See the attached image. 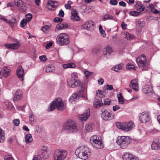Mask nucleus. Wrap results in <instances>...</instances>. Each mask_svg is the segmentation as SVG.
I'll return each instance as SVG.
<instances>
[{
  "instance_id": "nucleus-27",
  "label": "nucleus",
  "mask_w": 160,
  "mask_h": 160,
  "mask_svg": "<svg viewBox=\"0 0 160 160\" xmlns=\"http://www.w3.org/2000/svg\"><path fill=\"white\" fill-rule=\"evenodd\" d=\"M103 21H106L107 20H111L115 21L114 18L111 15L106 13L102 17Z\"/></svg>"
},
{
  "instance_id": "nucleus-46",
  "label": "nucleus",
  "mask_w": 160,
  "mask_h": 160,
  "mask_svg": "<svg viewBox=\"0 0 160 160\" xmlns=\"http://www.w3.org/2000/svg\"><path fill=\"white\" fill-rule=\"evenodd\" d=\"M26 17L25 19L28 20V21L29 22L32 18V15L31 13H29L26 15Z\"/></svg>"
},
{
  "instance_id": "nucleus-56",
  "label": "nucleus",
  "mask_w": 160,
  "mask_h": 160,
  "mask_svg": "<svg viewBox=\"0 0 160 160\" xmlns=\"http://www.w3.org/2000/svg\"><path fill=\"white\" fill-rule=\"evenodd\" d=\"M84 74L87 78L90 77L92 74V72H90L88 71H86L84 72Z\"/></svg>"
},
{
  "instance_id": "nucleus-61",
  "label": "nucleus",
  "mask_w": 160,
  "mask_h": 160,
  "mask_svg": "<svg viewBox=\"0 0 160 160\" xmlns=\"http://www.w3.org/2000/svg\"><path fill=\"white\" fill-rule=\"evenodd\" d=\"M35 118V117L34 115L31 114V115L29 116L30 121L31 122H33Z\"/></svg>"
},
{
  "instance_id": "nucleus-6",
  "label": "nucleus",
  "mask_w": 160,
  "mask_h": 160,
  "mask_svg": "<svg viewBox=\"0 0 160 160\" xmlns=\"http://www.w3.org/2000/svg\"><path fill=\"white\" fill-rule=\"evenodd\" d=\"M57 41L60 46L67 45L70 42L69 36L65 33L59 34L57 38Z\"/></svg>"
},
{
  "instance_id": "nucleus-31",
  "label": "nucleus",
  "mask_w": 160,
  "mask_h": 160,
  "mask_svg": "<svg viewBox=\"0 0 160 160\" xmlns=\"http://www.w3.org/2000/svg\"><path fill=\"white\" fill-rule=\"evenodd\" d=\"M47 149L42 150L41 151V154L39 155L40 158H43L44 159H46L48 158L47 155Z\"/></svg>"
},
{
  "instance_id": "nucleus-42",
  "label": "nucleus",
  "mask_w": 160,
  "mask_h": 160,
  "mask_svg": "<svg viewBox=\"0 0 160 160\" xmlns=\"http://www.w3.org/2000/svg\"><path fill=\"white\" fill-rule=\"evenodd\" d=\"M118 97L119 102L122 104H123L124 102V101L122 94L120 93V94H118Z\"/></svg>"
},
{
  "instance_id": "nucleus-19",
  "label": "nucleus",
  "mask_w": 160,
  "mask_h": 160,
  "mask_svg": "<svg viewBox=\"0 0 160 160\" xmlns=\"http://www.w3.org/2000/svg\"><path fill=\"white\" fill-rule=\"evenodd\" d=\"M93 23L92 21H89L86 22L83 26L85 29L91 30L93 29Z\"/></svg>"
},
{
  "instance_id": "nucleus-15",
  "label": "nucleus",
  "mask_w": 160,
  "mask_h": 160,
  "mask_svg": "<svg viewBox=\"0 0 160 160\" xmlns=\"http://www.w3.org/2000/svg\"><path fill=\"white\" fill-rule=\"evenodd\" d=\"M134 126L132 121H131L128 122H126L123 124V130L126 132L130 131Z\"/></svg>"
},
{
  "instance_id": "nucleus-57",
  "label": "nucleus",
  "mask_w": 160,
  "mask_h": 160,
  "mask_svg": "<svg viewBox=\"0 0 160 160\" xmlns=\"http://www.w3.org/2000/svg\"><path fill=\"white\" fill-rule=\"evenodd\" d=\"M39 58L41 61L42 62L45 61L47 60V59L46 56L44 55L40 56Z\"/></svg>"
},
{
  "instance_id": "nucleus-12",
  "label": "nucleus",
  "mask_w": 160,
  "mask_h": 160,
  "mask_svg": "<svg viewBox=\"0 0 160 160\" xmlns=\"http://www.w3.org/2000/svg\"><path fill=\"white\" fill-rule=\"evenodd\" d=\"M14 2L16 5L20 9L25 11L27 9L25 3H24L22 0H14Z\"/></svg>"
},
{
  "instance_id": "nucleus-23",
  "label": "nucleus",
  "mask_w": 160,
  "mask_h": 160,
  "mask_svg": "<svg viewBox=\"0 0 160 160\" xmlns=\"http://www.w3.org/2000/svg\"><path fill=\"white\" fill-rule=\"evenodd\" d=\"M22 92L21 90H18L16 92L13 98L14 101L20 99L22 97Z\"/></svg>"
},
{
  "instance_id": "nucleus-29",
  "label": "nucleus",
  "mask_w": 160,
  "mask_h": 160,
  "mask_svg": "<svg viewBox=\"0 0 160 160\" xmlns=\"http://www.w3.org/2000/svg\"><path fill=\"white\" fill-rule=\"evenodd\" d=\"M103 104V103L102 101H100L97 99L95 100L93 102L94 106L96 108H99Z\"/></svg>"
},
{
  "instance_id": "nucleus-25",
  "label": "nucleus",
  "mask_w": 160,
  "mask_h": 160,
  "mask_svg": "<svg viewBox=\"0 0 160 160\" xmlns=\"http://www.w3.org/2000/svg\"><path fill=\"white\" fill-rule=\"evenodd\" d=\"M55 70V67L52 65L49 64L46 68V72H47L53 73Z\"/></svg>"
},
{
  "instance_id": "nucleus-33",
  "label": "nucleus",
  "mask_w": 160,
  "mask_h": 160,
  "mask_svg": "<svg viewBox=\"0 0 160 160\" xmlns=\"http://www.w3.org/2000/svg\"><path fill=\"white\" fill-rule=\"evenodd\" d=\"M63 68H73L75 67L76 65L74 63L71 62L63 65Z\"/></svg>"
},
{
  "instance_id": "nucleus-36",
  "label": "nucleus",
  "mask_w": 160,
  "mask_h": 160,
  "mask_svg": "<svg viewBox=\"0 0 160 160\" xmlns=\"http://www.w3.org/2000/svg\"><path fill=\"white\" fill-rule=\"evenodd\" d=\"M5 139L3 131L0 128V142H3Z\"/></svg>"
},
{
  "instance_id": "nucleus-43",
  "label": "nucleus",
  "mask_w": 160,
  "mask_h": 160,
  "mask_svg": "<svg viewBox=\"0 0 160 160\" xmlns=\"http://www.w3.org/2000/svg\"><path fill=\"white\" fill-rule=\"evenodd\" d=\"M29 22L28 20L24 19H22L21 22V27L22 28L24 27Z\"/></svg>"
},
{
  "instance_id": "nucleus-4",
  "label": "nucleus",
  "mask_w": 160,
  "mask_h": 160,
  "mask_svg": "<svg viewBox=\"0 0 160 160\" xmlns=\"http://www.w3.org/2000/svg\"><path fill=\"white\" fill-rule=\"evenodd\" d=\"M137 63L139 68H141L143 71L147 70L149 65L147 62L146 57L144 54H142L141 56L137 58Z\"/></svg>"
},
{
  "instance_id": "nucleus-21",
  "label": "nucleus",
  "mask_w": 160,
  "mask_h": 160,
  "mask_svg": "<svg viewBox=\"0 0 160 160\" xmlns=\"http://www.w3.org/2000/svg\"><path fill=\"white\" fill-rule=\"evenodd\" d=\"M11 69L9 67H4L3 69L2 74L5 77H7L10 75Z\"/></svg>"
},
{
  "instance_id": "nucleus-30",
  "label": "nucleus",
  "mask_w": 160,
  "mask_h": 160,
  "mask_svg": "<svg viewBox=\"0 0 160 160\" xmlns=\"http://www.w3.org/2000/svg\"><path fill=\"white\" fill-rule=\"evenodd\" d=\"M113 49L112 48L109 46L108 45L105 48V53H104V54L106 55L107 54H110V53L113 52Z\"/></svg>"
},
{
  "instance_id": "nucleus-48",
  "label": "nucleus",
  "mask_w": 160,
  "mask_h": 160,
  "mask_svg": "<svg viewBox=\"0 0 160 160\" xmlns=\"http://www.w3.org/2000/svg\"><path fill=\"white\" fill-rule=\"evenodd\" d=\"M125 35L126 38L128 40L132 39L133 37V36H132L130 33L128 32H126Z\"/></svg>"
},
{
  "instance_id": "nucleus-18",
  "label": "nucleus",
  "mask_w": 160,
  "mask_h": 160,
  "mask_svg": "<svg viewBox=\"0 0 160 160\" xmlns=\"http://www.w3.org/2000/svg\"><path fill=\"white\" fill-rule=\"evenodd\" d=\"M151 147L152 149H160V139H157L155 140L152 144Z\"/></svg>"
},
{
  "instance_id": "nucleus-28",
  "label": "nucleus",
  "mask_w": 160,
  "mask_h": 160,
  "mask_svg": "<svg viewBox=\"0 0 160 160\" xmlns=\"http://www.w3.org/2000/svg\"><path fill=\"white\" fill-rule=\"evenodd\" d=\"M93 124L92 122L88 123L85 126V129L88 132H91L93 128Z\"/></svg>"
},
{
  "instance_id": "nucleus-51",
  "label": "nucleus",
  "mask_w": 160,
  "mask_h": 160,
  "mask_svg": "<svg viewBox=\"0 0 160 160\" xmlns=\"http://www.w3.org/2000/svg\"><path fill=\"white\" fill-rule=\"evenodd\" d=\"M13 123L15 126H17L20 124V121L19 119H15L13 121Z\"/></svg>"
},
{
  "instance_id": "nucleus-47",
  "label": "nucleus",
  "mask_w": 160,
  "mask_h": 160,
  "mask_svg": "<svg viewBox=\"0 0 160 160\" xmlns=\"http://www.w3.org/2000/svg\"><path fill=\"white\" fill-rule=\"evenodd\" d=\"M126 68L128 70L135 69L134 66L131 65L129 63H128L127 64L126 66Z\"/></svg>"
},
{
  "instance_id": "nucleus-54",
  "label": "nucleus",
  "mask_w": 160,
  "mask_h": 160,
  "mask_svg": "<svg viewBox=\"0 0 160 160\" xmlns=\"http://www.w3.org/2000/svg\"><path fill=\"white\" fill-rule=\"evenodd\" d=\"M63 21L62 18L59 17H56L54 19V21L56 22H61Z\"/></svg>"
},
{
  "instance_id": "nucleus-22",
  "label": "nucleus",
  "mask_w": 160,
  "mask_h": 160,
  "mask_svg": "<svg viewBox=\"0 0 160 160\" xmlns=\"http://www.w3.org/2000/svg\"><path fill=\"white\" fill-rule=\"evenodd\" d=\"M68 28V25L65 22L60 23L57 25L56 29L58 30L64 29Z\"/></svg>"
},
{
  "instance_id": "nucleus-59",
  "label": "nucleus",
  "mask_w": 160,
  "mask_h": 160,
  "mask_svg": "<svg viewBox=\"0 0 160 160\" xmlns=\"http://www.w3.org/2000/svg\"><path fill=\"white\" fill-rule=\"evenodd\" d=\"M52 42H50L46 44L45 48L46 49H49L51 46H52Z\"/></svg>"
},
{
  "instance_id": "nucleus-37",
  "label": "nucleus",
  "mask_w": 160,
  "mask_h": 160,
  "mask_svg": "<svg viewBox=\"0 0 160 160\" xmlns=\"http://www.w3.org/2000/svg\"><path fill=\"white\" fill-rule=\"evenodd\" d=\"M122 69V66L121 65L119 64L116 66L112 68V70L116 72H119Z\"/></svg>"
},
{
  "instance_id": "nucleus-60",
  "label": "nucleus",
  "mask_w": 160,
  "mask_h": 160,
  "mask_svg": "<svg viewBox=\"0 0 160 160\" xmlns=\"http://www.w3.org/2000/svg\"><path fill=\"white\" fill-rule=\"evenodd\" d=\"M151 11L154 13L157 14H159L160 13L159 11L155 9L154 8H152L151 10Z\"/></svg>"
},
{
  "instance_id": "nucleus-38",
  "label": "nucleus",
  "mask_w": 160,
  "mask_h": 160,
  "mask_svg": "<svg viewBox=\"0 0 160 160\" xmlns=\"http://www.w3.org/2000/svg\"><path fill=\"white\" fill-rule=\"evenodd\" d=\"M32 136L30 134H28L26 136L25 140L27 142L30 143L32 141Z\"/></svg>"
},
{
  "instance_id": "nucleus-58",
  "label": "nucleus",
  "mask_w": 160,
  "mask_h": 160,
  "mask_svg": "<svg viewBox=\"0 0 160 160\" xmlns=\"http://www.w3.org/2000/svg\"><path fill=\"white\" fill-rule=\"evenodd\" d=\"M64 13L63 11L61 9L59 11V13L58 14V15L59 17L62 18L64 17Z\"/></svg>"
},
{
  "instance_id": "nucleus-55",
  "label": "nucleus",
  "mask_w": 160,
  "mask_h": 160,
  "mask_svg": "<svg viewBox=\"0 0 160 160\" xmlns=\"http://www.w3.org/2000/svg\"><path fill=\"white\" fill-rule=\"evenodd\" d=\"M118 1L117 0H110V3L111 5H116L118 3Z\"/></svg>"
},
{
  "instance_id": "nucleus-10",
  "label": "nucleus",
  "mask_w": 160,
  "mask_h": 160,
  "mask_svg": "<svg viewBox=\"0 0 160 160\" xmlns=\"http://www.w3.org/2000/svg\"><path fill=\"white\" fill-rule=\"evenodd\" d=\"M101 111L102 112L101 117L104 120H111L114 118V113L112 111L109 112L107 110L103 109L101 110Z\"/></svg>"
},
{
  "instance_id": "nucleus-5",
  "label": "nucleus",
  "mask_w": 160,
  "mask_h": 160,
  "mask_svg": "<svg viewBox=\"0 0 160 160\" xmlns=\"http://www.w3.org/2000/svg\"><path fill=\"white\" fill-rule=\"evenodd\" d=\"M77 74L74 72L71 74V77L67 79L68 86L71 88H74L80 85V82L78 79Z\"/></svg>"
},
{
  "instance_id": "nucleus-45",
  "label": "nucleus",
  "mask_w": 160,
  "mask_h": 160,
  "mask_svg": "<svg viewBox=\"0 0 160 160\" xmlns=\"http://www.w3.org/2000/svg\"><path fill=\"white\" fill-rule=\"evenodd\" d=\"M113 89V88L112 85L108 84L105 86L103 89L105 91H106V90H112Z\"/></svg>"
},
{
  "instance_id": "nucleus-62",
  "label": "nucleus",
  "mask_w": 160,
  "mask_h": 160,
  "mask_svg": "<svg viewBox=\"0 0 160 160\" xmlns=\"http://www.w3.org/2000/svg\"><path fill=\"white\" fill-rule=\"evenodd\" d=\"M119 4L120 6L123 7H125L126 6V3L123 1L120 2H119Z\"/></svg>"
},
{
  "instance_id": "nucleus-11",
  "label": "nucleus",
  "mask_w": 160,
  "mask_h": 160,
  "mask_svg": "<svg viewBox=\"0 0 160 160\" xmlns=\"http://www.w3.org/2000/svg\"><path fill=\"white\" fill-rule=\"evenodd\" d=\"M139 118L142 122L145 123L149 120V114L148 112H143L140 115Z\"/></svg>"
},
{
  "instance_id": "nucleus-32",
  "label": "nucleus",
  "mask_w": 160,
  "mask_h": 160,
  "mask_svg": "<svg viewBox=\"0 0 160 160\" xmlns=\"http://www.w3.org/2000/svg\"><path fill=\"white\" fill-rule=\"evenodd\" d=\"M81 96H82L80 92L73 94L70 98V100L75 101L76 100L78 99Z\"/></svg>"
},
{
  "instance_id": "nucleus-40",
  "label": "nucleus",
  "mask_w": 160,
  "mask_h": 160,
  "mask_svg": "<svg viewBox=\"0 0 160 160\" xmlns=\"http://www.w3.org/2000/svg\"><path fill=\"white\" fill-rule=\"evenodd\" d=\"M140 13V12L134 11H130L128 12L129 15L135 17L138 16Z\"/></svg>"
},
{
  "instance_id": "nucleus-63",
  "label": "nucleus",
  "mask_w": 160,
  "mask_h": 160,
  "mask_svg": "<svg viewBox=\"0 0 160 160\" xmlns=\"http://www.w3.org/2000/svg\"><path fill=\"white\" fill-rule=\"evenodd\" d=\"M130 160H139V158L135 156L134 155H132Z\"/></svg>"
},
{
  "instance_id": "nucleus-8",
  "label": "nucleus",
  "mask_w": 160,
  "mask_h": 160,
  "mask_svg": "<svg viewBox=\"0 0 160 160\" xmlns=\"http://www.w3.org/2000/svg\"><path fill=\"white\" fill-rule=\"evenodd\" d=\"M90 142L97 148L100 149L103 148V143L101 139L97 135H93L91 137Z\"/></svg>"
},
{
  "instance_id": "nucleus-49",
  "label": "nucleus",
  "mask_w": 160,
  "mask_h": 160,
  "mask_svg": "<svg viewBox=\"0 0 160 160\" xmlns=\"http://www.w3.org/2000/svg\"><path fill=\"white\" fill-rule=\"evenodd\" d=\"M4 160H15L11 155H6L4 157Z\"/></svg>"
},
{
  "instance_id": "nucleus-14",
  "label": "nucleus",
  "mask_w": 160,
  "mask_h": 160,
  "mask_svg": "<svg viewBox=\"0 0 160 160\" xmlns=\"http://www.w3.org/2000/svg\"><path fill=\"white\" fill-rule=\"evenodd\" d=\"M24 69L21 66H19L17 70V74L18 78L21 81H23L24 78Z\"/></svg>"
},
{
  "instance_id": "nucleus-35",
  "label": "nucleus",
  "mask_w": 160,
  "mask_h": 160,
  "mask_svg": "<svg viewBox=\"0 0 160 160\" xmlns=\"http://www.w3.org/2000/svg\"><path fill=\"white\" fill-rule=\"evenodd\" d=\"M105 91L102 90H98L97 91V96L102 98L105 97V95L104 93Z\"/></svg>"
},
{
  "instance_id": "nucleus-50",
  "label": "nucleus",
  "mask_w": 160,
  "mask_h": 160,
  "mask_svg": "<svg viewBox=\"0 0 160 160\" xmlns=\"http://www.w3.org/2000/svg\"><path fill=\"white\" fill-rule=\"evenodd\" d=\"M111 103V101L109 99H106L104 100V104L105 105H110Z\"/></svg>"
},
{
  "instance_id": "nucleus-3",
  "label": "nucleus",
  "mask_w": 160,
  "mask_h": 160,
  "mask_svg": "<svg viewBox=\"0 0 160 160\" xmlns=\"http://www.w3.org/2000/svg\"><path fill=\"white\" fill-rule=\"evenodd\" d=\"M55 108H57L59 111L65 109V107L61 98H58L52 102L50 104L48 111H53Z\"/></svg>"
},
{
  "instance_id": "nucleus-52",
  "label": "nucleus",
  "mask_w": 160,
  "mask_h": 160,
  "mask_svg": "<svg viewBox=\"0 0 160 160\" xmlns=\"http://www.w3.org/2000/svg\"><path fill=\"white\" fill-rule=\"evenodd\" d=\"M6 22L8 23L12 28L14 26V24L16 23L15 19H14V21L12 22L7 20Z\"/></svg>"
},
{
  "instance_id": "nucleus-9",
  "label": "nucleus",
  "mask_w": 160,
  "mask_h": 160,
  "mask_svg": "<svg viewBox=\"0 0 160 160\" xmlns=\"http://www.w3.org/2000/svg\"><path fill=\"white\" fill-rule=\"evenodd\" d=\"M67 154L65 150H56L53 155L54 159L55 160H64L66 158Z\"/></svg>"
},
{
  "instance_id": "nucleus-34",
  "label": "nucleus",
  "mask_w": 160,
  "mask_h": 160,
  "mask_svg": "<svg viewBox=\"0 0 160 160\" xmlns=\"http://www.w3.org/2000/svg\"><path fill=\"white\" fill-rule=\"evenodd\" d=\"M135 8L137 11L140 12L144 11L145 9V7L142 4L140 5L136 4L135 5Z\"/></svg>"
},
{
  "instance_id": "nucleus-7",
  "label": "nucleus",
  "mask_w": 160,
  "mask_h": 160,
  "mask_svg": "<svg viewBox=\"0 0 160 160\" xmlns=\"http://www.w3.org/2000/svg\"><path fill=\"white\" fill-rule=\"evenodd\" d=\"M130 140L128 137L122 136L119 137L116 142L122 149L125 148L129 144Z\"/></svg>"
},
{
  "instance_id": "nucleus-2",
  "label": "nucleus",
  "mask_w": 160,
  "mask_h": 160,
  "mask_svg": "<svg viewBox=\"0 0 160 160\" xmlns=\"http://www.w3.org/2000/svg\"><path fill=\"white\" fill-rule=\"evenodd\" d=\"M64 130L69 133L76 132L78 131L76 123L71 120H68L63 125Z\"/></svg>"
},
{
  "instance_id": "nucleus-1",
  "label": "nucleus",
  "mask_w": 160,
  "mask_h": 160,
  "mask_svg": "<svg viewBox=\"0 0 160 160\" xmlns=\"http://www.w3.org/2000/svg\"><path fill=\"white\" fill-rule=\"evenodd\" d=\"M89 149L87 147L81 146L77 148L75 151L76 155L79 158L86 160L88 159L90 153Z\"/></svg>"
},
{
  "instance_id": "nucleus-26",
  "label": "nucleus",
  "mask_w": 160,
  "mask_h": 160,
  "mask_svg": "<svg viewBox=\"0 0 160 160\" xmlns=\"http://www.w3.org/2000/svg\"><path fill=\"white\" fill-rule=\"evenodd\" d=\"M152 90V87L149 85H144L143 87L142 91L146 94L151 92Z\"/></svg>"
},
{
  "instance_id": "nucleus-53",
  "label": "nucleus",
  "mask_w": 160,
  "mask_h": 160,
  "mask_svg": "<svg viewBox=\"0 0 160 160\" xmlns=\"http://www.w3.org/2000/svg\"><path fill=\"white\" fill-rule=\"evenodd\" d=\"M41 29L43 32H46V31L49 30V27L48 26L46 25L42 27Z\"/></svg>"
},
{
  "instance_id": "nucleus-24",
  "label": "nucleus",
  "mask_w": 160,
  "mask_h": 160,
  "mask_svg": "<svg viewBox=\"0 0 160 160\" xmlns=\"http://www.w3.org/2000/svg\"><path fill=\"white\" fill-rule=\"evenodd\" d=\"M5 46L8 48L15 49H17L19 47L20 44L19 43L17 42L16 43H12L9 44H5Z\"/></svg>"
},
{
  "instance_id": "nucleus-44",
  "label": "nucleus",
  "mask_w": 160,
  "mask_h": 160,
  "mask_svg": "<svg viewBox=\"0 0 160 160\" xmlns=\"http://www.w3.org/2000/svg\"><path fill=\"white\" fill-rule=\"evenodd\" d=\"M123 123H122L120 122H117L116 123V125L117 127L119 129L123 130Z\"/></svg>"
},
{
  "instance_id": "nucleus-41",
  "label": "nucleus",
  "mask_w": 160,
  "mask_h": 160,
  "mask_svg": "<svg viewBox=\"0 0 160 160\" xmlns=\"http://www.w3.org/2000/svg\"><path fill=\"white\" fill-rule=\"evenodd\" d=\"M101 49L100 48H93L92 51V53L93 54H97L101 51Z\"/></svg>"
},
{
  "instance_id": "nucleus-39",
  "label": "nucleus",
  "mask_w": 160,
  "mask_h": 160,
  "mask_svg": "<svg viewBox=\"0 0 160 160\" xmlns=\"http://www.w3.org/2000/svg\"><path fill=\"white\" fill-rule=\"evenodd\" d=\"M132 155L128 153H124L122 156L123 160H130Z\"/></svg>"
},
{
  "instance_id": "nucleus-16",
  "label": "nucleus",
  "mask_w": 160,
  "mask_h": 160,
  "mask_svg": "<svg viewBox=\"0 0 160 160\" xmlns=\"http://www.w3.org/2000/svg\"><path fill=\"white\" fill-rule=\"evenodd\" d=\"M129 86L130 87L132 88L136 91H138L139 90L138 86L137 79L132 80L130 82Z\"/></svg>"
},
{
  "instance_id": "nucleus-13",
  "label": "nucleus",
  "mask_w": 160,
  "mask_h": 160,
  "mask_svg": "<svg viewBox=\"0 0 160 160\" xmlns=\"http://www.w3.org/2000/svg\"><path fill=\"white\" fill-rule=\"evenodd\" d=\"M59 3L55 1H48L47 6L49 9L54 11L58 6Z\"/></svg>"
},
{
  "instance_id": "nucleus-17",
  "label": "nucleus",
  "mask_w": 160,
  "mask_h": 160,
  "mask_svg": "<svg viewBox=\"0 0 160 160\" xmlns=\"http://www.w3.org/2000/svg\"><path fill=\"white\" fill-rule=\"evenodd\" d=\"M90 115V111L89 109H88L81 115H80L79 118L82 121H86Z\"/></svg>"
},
{
  "instance_id": "nucleus-20",
  "label": "nucleus",
  "mask_w": 160,
  "mask_h": 160,
  "mask_svg": "<svg viewBox=\"0 0 160 160\" xmlns=\"http://www.w3.org/2000/svg\"><path fill=\"white\" fill-rule=\"evenodd\" d=\"M71 19L74 21H79L80 20L79 17L78 15V13L76 9H74L72 10V13Z\"/></svg>"
},
{
  "instance_id": "nucleus-64",
  "label": "nucleus",
  "mask_w": 160,
  "mask_h": 160,
  "mask_svg": "<svg viewBox=\"0 0 160 160\" xmlns=\"http://www.w3.org/2000/svg\"><path fill=\"white\" fill-rule=\"evenodd\" d=\"M32 160H41L39 156L35 155L34 156Z\"/></svg>"
}]
</instances>
